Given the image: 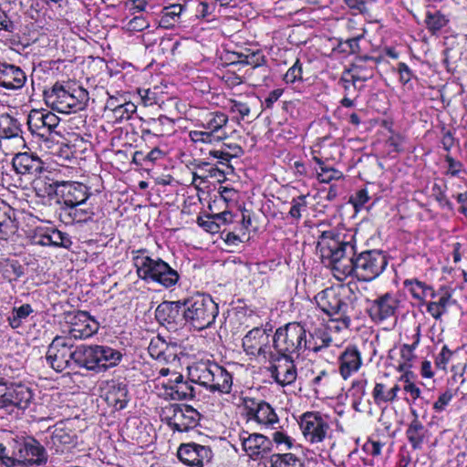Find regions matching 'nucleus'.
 Here are the masks:
<instances>
[{
    "instance_id": "obj_8",
    "label": "nucleus",
    "mask_w": 467,
    "mask_h": 467,
    "mask_svg": "<svg viewBox=\"0 0 467 467\" xmlns=\"http://www.w3.org/2000/svg\"><path fill=\"white\" fill-rule=\"evenodd\" d=\"M196 382L211 392L229 394L233 387L232 375L216 363H200L193 368Z\"/></svg>"
},
{
    "instance_id": "obj_32",
    "label": "nucleus",
    "mask_w": 467,
    "mask_h": 467,
    "mask_svg": "<svg viewBox=\"0 0 467 467\" xmlns=\"http://www.w3.org/2000/svg\"><path fill=\"white\" fill-rule=\"evenodd\" d=\"M61 182L55 181L48 177H39L33 182V187L37 196L49 197L57 201L58 190H60Z\"/></svg>"
},
{
    "instance_id": "obj_58",
    "label": "nucleus",
    "mask_w": 467,
    "mask_h": 467,
    "mask_svg": "<svg viewBox=\"0 0 467 467\" xmlns=\"http://www.w3.org/2000/svg\"><path fill=\"white\" fill-rule=\"evenodd\" d=\"M229 109L232 112H236L240 114L242 119L247 117L250 114V107L241 100L238 99H229Z\"/></svg>"
},
{
    "instance_id": "obj_7",
    "label": "nucleus",
    "mask_w": 467,
    "mask_h": 467,
    "mask_svg": "<svg viewBox=\"0 0 467 467\" xmlns=\"http://www.w3.org/2000/svg\"><path fill=\"white\" fill-rule=\"evenodd\" d=\"M273 347L283 357L298 358L306 348V329L299 323H288L276 329Z\"/></svg>"
},
{
    "instance_id": "obj_20",
    "label": "nucleus",
    "mask_w": 467,
    "mask_h": 467,
    "mask_svg": "<svg viewBox=\"0 0 467 467\" xmlns=\"http://www.w3.org/2000/svg\"><path fill=\"white\" fill-rule=\"evenodd\" d=\"M68 334L71 339H85L98 332L99 325L86 311H78L69 320Z\"/></svg>"
},
{
    "instance_id": "obj_28",
    "label": "nucleus",
    "mask_w": 467,
    "mask_h": 467,
    "mask_svg": "<svg viewBox=\"0 0 467 467\" xmlns=\"http://www.w3.org/2000/svg\"><path fill=\"white\" fill-rule=\"evenodd\" d=\"M414 419L409 424L406 430V437L414 450H420L425 440L429 436V431L419 420V415L416 410H412Z\"/></svg>"
},
{
    "instance_id": "obj_62",
    "label": "nucleus",
    "mask_w": 467,
    "mask_h": 467,
    "mask_svg": "<svg viewBox=\"0 0 467 467\" xmlns=\"http://www.w3.org/2000/svg\"><path fill=\"white\" fill-rule=\"evenodd\" d=\"M149 22L142 16H134L128 23L130 30L138 32L146 29L147 27H149Z\"/></svg>"
},
{
    "instance_id": "obj_31",
    "label": "nucleus",
    "mask_w": 467,
    "mask_h": 467,
    "mask_svg": "<svg viewBox=\"0 0 467 467\" xmlns=\"http://www.w3.org/2000/svg\"><path fill=\"white\" fill-rule=\"evenodd\" d=\"M147 128H143L141 132L145 134H152L154 136H164L170 134L173 130V121L166 116H160L157 119H150L145 121Z\"/></svg>"
},
{
    "instance_id": "obj_17",
    "label": "nucleus",
    "mask_w": 467,
    "mask_h": 467,
    "mask_svg": "<svg viewBox=\"0 0 467 467\" xmlns=\"http://www.w3.org/2000/svg\"><path fill=\"white\" fill-rule=\"evenodd\" d=\"M400 303L397 294L387 292L369 301L368 312L372 320L383 321L396 315Z\"/></svg>"
},
{
    "instance_id": "obj_14",
    "label": "nucleus",
    "mask_w": 467,
    "mask_h": 467,
    "mask_svg": "<svg viewBox=\"0 0 467 467\" xmlns=\"http://www.w3.org/2000/svg\"><path fill=\"white\" fill-rule=\"evenodd\" d=\"M171 415L169 417V426L180 432H185L197 426L200 413L189 405H171L169 409Z\"/></svg>"
},
{
    "instance_id": "obj_19",
    "label": "nucleus",
    "mask_w": 467,
    "mask_h": 467,
    "mask_svg": "<svg viewBox=\"0 0 467 467\" xmlns=\"http://www.w3.org/2000/svg\"><path fill=\"white\" fill-rule=\"evenodd\" d=\"M244 406L249 419L254 420L259 424L273 427L279 421L275 410L264 400L247 398L244 400Z\"/></svg>"
},
{
    "instance_id": "obj_27",
    "label": "nucleus",
    "mask_w": 467,
    "mask_h": 467,
    "mask_svg": "<svg viewBox=\"0 0 467 467\" xmlns=\"http://www.w3.org/2000/svg\"><path fill=\"white\" fill-rule=\"evenodd\" d=\"M271 376L281 386H286L294 383L296 379L297 372L294 364L293 358L283 357V362L274 365L270 368Z\"/></svg>"
},
{
    "instance_id": "obj_35",
    "label": "nucleus",
    "mask_w": 467,
    "mask_h": 467,
    "mask_svg": "<svg viewBox=\"0 0 467 467\" xmlns=\"http://www.w3.org/2000/svg\"><path fill=\"white\" fill-rule=\"evenodd\" d=\"M12 209L3 200H0V239L7 240L14 233V221L11 218Z\"/></svg>"
},
{
    "instance_id": "obj_34",
    "label": "nucleus",
    "mask_w": 467,
    "mask_h": 467,
    "mask_svg": "<svg viewBox=\"0 0 467 467\" xmlns=\"http://www.w3.org/2000/svg\"><path fill=\"white\" fill-rule=\"evenodd\" d=\"M332 342L328 333L322 329H317L314 334H309V338L306 337L305 350H310L315 353L327 348Z\"/></svg>"
},
{
    "instance_id": "obj_63",
    "label": "nucleus",
    "mask_w": 467,
    "mask_h": 467,
    "mask_svg": "<svg viewBox=\"0 0 467 467\" xmlns=\"http://www.w3.org/2000/svg\"><path fill=\"white\" fill-rule=\"evenodd\" d=\"M369 200L368 191L361 189L358 191L354 196L351 197L350 201L356 209L361 208Z\"/></svg>"
},
{
    "instance_id": "obj_56",
    "label": "nucleus",
    "mask_w": 467,
    "mask_h": 467,
    "mask_svg": "<svg viewBox=\"0 0 467 467\" xmlns=\"http://www.w3.org/2000/svg\"><path fill=\"white\" fill-rule=\"evenodd\" d=\"M302 79V66L297 59L296 63L285 74L284 80L286 83L293 84Z\"/></svg>"
},
{
    "instance_id": "obj_24",
    "label": "nucleus",
    "mask_w": 467,
    "mask_h": 467,
    "mask_svg": "<svg viewBox=\"0 0 467 467\" xmlns=\"http://www.w3.org/2000/svg\"><path fill=\"white\" fill-rule=\"evenodd\" d=\"M26 80V76L19 67L0 61V87L18 89L25 85Z\"/></svg>"
},
{
    "instance_id": "obj_39",
    "label": "nucleus",
    "mask_w": 467,
    "mask_h": 467,
    "mask_svg": "<svg viewBox=\"0 0 467 467\" xmlns=\"http://www.w3.org/2000/svg\"><path fill=\"white\" fill-rule=\"evenodd\" d=\"M41 244L45 245L69 248L72 242L67 234L57 229H52L42 236Z\"/></svg>"
},
{
    "instance_id": "obj_9",
    "label": "nucleus",
    "mask_w": 467,
    "mask_h": 467,
    "mask_svg": "<svg viewBox=\"0 0 467 467\" xmlns=\"http://www.w3.org/2000/svg\"><path fill=\"white\" fill-rule=\"evenodd\" d=\"M34 400L30 388L22 384H7L0 382V409L14 411L15 409L24 411Z\"/></svg>"
},
{
    "instance_id": "obj_48",
    "label": "nucleus",
    "mask_w": 467,
    "mask_h": 467,
    "mask_svg": "<svg viewBox=\"0 0 467 467\" xmlns=\"http://www.w3.org/2000/svg\"><path fill=\"white\" fill-rule=\"evenodd\" d=\"M27 125L32 134H35L45 140H49L50 136L55 132V130L47 129L45 126L41 127L40 122L37 120V117L27 118Z\"/></svg>"
},
{
    "instance_id": "obj_40",
    "label": "nucleus",
    "mask_w": 467,
    "mask_h": 467,
    "mask_svg": "<svg viewBox=\"0 0 467 467\" xmlns=\"http://www.w3.org/2000/svg\"><path fill=\"white\" fill-rule=\"evenodd\" d=\"M449 22V19L441 11H428L425 16V25L427 29L435 35L443 28Z\"/></svg>"
},
{
    "instance_id": "obj_60",
    "label": "nucleus",
    "mask_w": 467,
    "mask_h": 467,
    "mask_svg": "<svg viewBox=\"0 0 467 467\" xmlns=\"http://www.w3.org/2000/svg\"><path fill=\"white\" fill-rule=\"evenodd\" d=\"M197 223L201 227L212 234L218 233L220 230V223L212 220L210 215L198 217Z\"/></svg>"
},
{
    "instance_id": "obj_37",
    "label": "nucleus",
    "mask_w": 467,
    "mask_h": 467,
    "mask_svg": "<svg viewBox=\"0 0 467 467\" xmlns=\"http://www.w3.org/2000/svg\"><path fill=\"white\" fill-rule=\"evenodd\" d=\"M314 161L318 165L319 171H317V180L321 183H329L332 181H337L343 178L342 171L327 165V163L318 157L313 158Z\"/></svg>"
},
{
    "instance_id": "obj_42",
    "label": "nucleus",
    "mask_w": 467,
    "mask_h": 467,
    "mask_svg": "<svg viewBox=\"0 0 467 467\" xmlns=\"http://www.w3.org/2000/svg\"><path fill=\"white\" fill-rule=\"evenodd\" d=\"M403 285L415 299L423 303L426 300V294L431 293V286L418 279H406Z\"/></svg>"
},
{
    "instance_id": "obj_54",
    "label": "nucleus",
    "mask_w": 467,
    "mask_h": 467,
    "mask_svg": "<svg viewBox=\"0 0 467 467\" xmlns=\"http://www.w3.org/2000/svg\"><path fill=\"white\" fill-rule=\"evenodd\" d=\"M272 443L275 442L277 447H281V450H290L294 445V440L281 431H275L273 433Z\"/></svg>"
},
{
    "instance_id": "obj_33",
    "label": "nucleus",
    "mask_w": 467,
    "mask_h": 467,
    "mask_svg": "<svg viewBox=\"0 0 467 467\" xmlns=\"http://www.w3.org/2000/svg\"><path fill=\"white\" fill-rule=\"evenodd\" d=\"M33 313L34 309L30 304L14 306L6 315V322L13 329L20 328Z\"/></svg>"
},
{
    "instance_id": "obj_16",
    "label": "nucleus",
    "mask_w": 467,
    "mask_h": 467,
    "mask_svg": "<svg viewBox=\"0 0 467 467\" xmlns=\"http://www.w3.org/2000/svg\"><path fill=\"white\" fill-rule=\"evenodd\" d=\"M177 456L186 465L203 467L212 461L213 454L209 446L189 442L180 445Z\"/></svg>"
},
{
    "instance_id": "obj_51",
    "label": "nucleus",
    "mask_w": 467,
    "mask_h": 467,
    "mask_svg": "<svg viewBox=\"0 0 467 467\" xmlns=\"http://www.w3.org/2000/svg\"><path fill=\"white\" fill-rule=\"evenodd\" d=\"M265 57L260 52H253L247 54L244 57V59L240 60V64L250 65L254 69L262 68L264 73H266L268 70L266 67H264L265 64Z\"/></svg>"
},
{
    "instance_id": "obj_55",
    "label": "nucleus",
    "mask_w": 467,
    "mask_h": 467,
    "mask_svg": "<svg viewBox=\"0 0 467 467\" xmlns=\"http://www.w3.org/2000/svg\"><path fill=\"white\" fill-rule=\"evenodd\" d=\"M416 345L417 342L413 343L412 345L405 344L401 347L400 356L404 362L402 364H400V370H404L406 368L410 367L409 362L411 361L414 358L413 351L415 349Z\"/></svg>"
},
{
    "instance_id": "obj_13",
    "label": "nucleus",
    "mask_w": 467,
    "mask_h": 467,
    "mask_svg": "<svg viewBox=\"0 0 467 467\" xmlns=\"http://www.w3.org/2000/svg\"><path fill=\"white\" fill-rule=\"evenodd\" d=\"M376 64V59L372 57H357L350 67L344 70L340 82H352L353 88L358 89L357 82H365L373 78Z\"/></svg>"
},
{
    "instance_id": "obj_4",
    "label": "nucleus",
    "mask_w": 467,
    "mask_h": 467,
    "mask_svg": "<svg viewBox=\"0 0 467 467\" xmlns=\"http://www.w3.org/2000/svg\"><path fill=\"white\" fill-rule=\"evenodd\" d=\"M132 261L139 278L154 282L166 288L173 286L179 280V274L161 258H152L146 250L132 251Z\"/></svg>"
},
{
    "instance_id": "obj_23",
    "label": "nucleus",
    "mask_w": 467,
    "mask_h": 467,
    "mask_svg": "<svg viewBox=\"0 0 467 467\" xmlns=\"http://www.w3.org/2000/svg\"><path fill=\"white\" fill-rule=\"evenodd\" d=\"M12 165L16 172L21 175L36 176L43 171L41 159L29 152L16 153L12 160Z\"/></svg>"
},
{
    "instance_id": "obj_36",
    "label": "nucleus",
    "mask_w": 467,
    "mask_h": 467,
    "mask_svg": "<svg viewBox=\"0 0 467 467\" xmlns=\"http://www.w3.org/2000/svg\"><path fill=\"white\" fill-rule=\"evenodd\" d=\"M99 368L107 369L117 366L122 359L123 354L121 351L112 348L109 346H99Z\"/></svg>"
},
{
    "instance_id": "obj_52",
    "label": "nucleus",
    "mask_w": 467,
    "mask_h": 467,
    "mask_svg": "<svg viewBox=\"0 0 467 467\" xmlns=\"http://www.w3.org/2000/svg\"><path fill=\"white\" fill-rule=\"evenodd\" d=\"M24 274V267L17 261L9 262L4 267L5 277L9 281H16Z\"/></svg>"
},
{
    "instance_id": "obj_46",
    "label": "nucleus",
    "mask_w": 467,
    "mask_h": 467,
    "mask_svg": "<svg viewBox=\"0 0 467 467\" xmlns=\"http://www.w3.org/2000/svg\"><path fill=\"white\" fill-rule=\"evenodd\" d=\"M36 118L40 122L41 127L45 126L47 129L56 130L59 124V118L52 112H43L40 110H31L27 118Z\"/></svg>"
},
{
    "instance_id": "obj_10",
    "label": "nucleus",
    "mask_w": 467,
    "mask_h": 467,
    "mask_svg": "<svg viewBox=\"0 0 467 467\" xmlns=\"http://www.w3.org/2000/svg\"><path fill=\"white\" fill-rule=\"evenodd\" d=\"M74 356L72 339L57 336L48 346L46 358L53 369L61 372L74 364Z\"/></svg>"
},
{
    "instance_id": "obj_50",
    "label": "nucleus",
    "mask_w": 467,
    "mask_h": 467,
    "mask_svg": "<svg viewBox=\"0 0 467 467\" xmlns=\"http://www.w3.org/2000/svg\"><path fill=\"white\" fill-rule=\"evenodd\" d=\"M168 348L165 341L161 338L152 339L149 345L150 355L157 360H165V350Z\"/></svg>"
},
{
    "instance_id": "obj_45",
    "label": "nucleus",
    "mask_w": 467,
    "mask_h": 467,
    "mask_svg": "<svg viewBox=\"0 0 467 467\" xmlns=\"http://www.w3.org/2000/svg\"><path fill=\"white\" fill-rule=\"evenodd\" d=\"M0 129L5 138H16L19 136L20 128L18 121L9 115L1 116Z\"/></svg>"
},
{
    "instance_id": "obj_1",
    "label": "nucleus",
    "mask_w": 467,
    "mask_h": 467,
    "mask_svg": "<svg viewBox=\"0 0 467 467\" xmlns=\"http://www.w3.org/2000/svg\"><path fill=\"white\" fill-rule=\"evenodd\" d=\"M317 250L322 263L331 268L334 276L343 280L354 275L358 280L372 281L386 268L388 259L380 250H367L355 256L354 246L333 231H325L318 238Z\"/></svg>"
},
{
    "instance_id": "obj_26",
    "label": "nucleus",
    "mask_w": 467,
    "mask_h": 467,
    "mask_svg": "<svg viewBox=\"0 0 467 467\" xmlns=\"http://www.w3.org/2000/svg\"><path fill=\"white\" fill-rule=\"evenodd\" d=\"M99 346L80 345L75 348L74 364L88 370L99 368Z\"/></svg>"
},
{
    "instance_id": "obj_12",
    "label": "nucleus",
    "mask_w": 467,
    "mask_h": 467,
    "mask_svg": "<svg viewBox=\"0 0 467 467\" xmlns=\"http://www.w3.org/2000/svg\"><path fill=\"white\" fill-rule=\"evenodd\" d=\"M88 188L77 182H61L56 203L60 205L62 212L74 206H83L89 198Z\"/></svg>"
},
{
    "instance_id": "obj_2",
    "label": "nucleus",
    "mask_w": 467,
    "mask_h": 467,
    "mask_svg": "<svg viewBox=\"0 0 467 467\" xmlns=\"http://www.w3.org/2000/svg\"><path fill=\"white\" fill-rule=\"evenodd\" d=\"M359 298V291L356 284H348L338 287H328L319 292L315 300L318 307L329 317L338 316L332 319L340 323L345 328L350 325L349 312L355 307Z\"/></svg>"
},
{
    "instance_id": "obj_43",
    "label": "nucleus",
    "mask_w": 467,
    "mask_h": 467,
    "mask_svg": "<svg viewBox=\"0 0 467 467\" xmlns=\"http://www.w3.org/2000/svg\"><path fill=\"white\" fill-rule=\"evenodd\" d=\"M191 140L193 142H202V143H209L213 144L215 142H220L225 140L228 136L226 132H222V134H216L211 130H192L189 133Z\"/></svg>"
},
{
    "instance_id": "obj_11",
    "label": "nucleus",
    "mask_w": 467,
    "mask_h": 467,
    "mask_svg": "<svg viewBox=\"0 0 467 467\" xmlns=\"http://www.w3.org/2000/svg\"><path fill=\"white\" fill-rule=\"evenodd\" d=\"M298 423L305 439L312 444L322 442L330 431L327 417L318 411L303 413Z\"/></svg>"
},
{
    "instance_id": "obj_53",
    "label": "nucleus",
    "mask_w": 467,
    "mask_h": 467,
    "mask_svg": "<svg viewBox=\"0 0 467 467\" xmlns=\"http://www.w3.org/2000/svg\"><path fill=\"white\" fill-rule=\"evenodd\" d=\"M388 390L386 385L380 382H377L372 390V397L374 402L377 405H381L382 403H389L388 400Z\"/></svg>"
},
{
    "instance_id": "obj_44",
    "label": "nucleus",
    "mask_w": 467,
    "mask_h": 467,
    "mask_svg": "<svg viewBox=\"0 0 467 467\" xmlns=\"http://www.w3.org/2000/svg\"><path fill=\"white\" fill-rule=\"evenodd\" d=\"M65 215L70 222L86 223L92 220L94 212L91 208H81V206H74L64 211Z\"/></svg>"
},
{
    "instance_id": "obj_64",
    "label": "nucleus",
    "mask_w": 467,
    "mask_h": 467,
    "mask_svg": "<svg viewBox=\"0 0 467 467\" xmlns=\"http://www.w3.org/2000/svg\"><path fill=\"white\" fill-rule=\"evenodd\" d=\"M445 161L448 163L447 174L451 176H458L462 168V163L454 160L451 155L445 156Z\"/></svg>"
},
{
    "instance_id": "obj_47",
    "label": "nucleus",
    "mask_w": 467,
    "mask_h": 467,
    "mask_svg": "<svg viewBox=\"0 0 467 467\" xmlns=\"http://www.w3.org/2000/svg\"><path fill=\"white\" fill-rule=\"evenodd\" d=\"M182 11L183 6L180 4H173L165 7L162 12L161 24L165 27L171 26L178 20Z\"/></svg>"
},
{
    "instance_id": "obj_5",
    "label": "nucleus",
    "mask_w": 467,
    "mask_h": 467,
    "mask_svg": "<svg viewBox=\"0 0 467 467\" xmlns=\"http://www.w3.org/2000/svg\"><path fill=\"white\" fill-rule=\"evenodd\" d=\"M47 102L53 109L61 113H71L83 110L89 99L88 92L82 87L67 83H56L47 94Z\"/></svg>"
},
{
    "instance_id": "obj_25",
    "label": "nucleus",
    "mask_w": 467,
    "mask_h": 467,
    "mask_svg": "<svg viewBox=\"0 0 467 467\" xmlns=\"http://www.w3.org/2000/svg\"><path fill=\"white\" fill-rule=\"evenodd\" d=\"M362 365L361 353L356 346H348L340 354L339 372L347 379L352 373L357 372Z\"/></svg>"
},
{
    "instance_id": "obj_41",
    "label": "nucleus",
    "mask_w": 467,
    "mask_h": 467,
    "mask_svg": "<svg viewBox=\"0 0 467 467\" xmlns=\"http://www.w3.org/2000/svg\"><path fill=\"white\" fill-rule=\"evenodd\" d=\"M270 464V467H305L302 461L292 453L272 454Z\"/></svg>"
},
{
    "instance_id": "obj_15",
    "label": "nucleus",
    "mask_w": 467,
    "mask_h": 467,
    "mask_svg": "<svg viewBox=\"0 0 467 467\" xmlns=\"http://www.w3.org/2000/svg\"><path fill=\"white\" fill-rule=\"evenodd\" d=\"M238 439L243 450L250 458L262 459L272 451V441L263 434L242 431L238 434Z\"/></svg>"
},
{
    "instance_id": "obj_29",
    "label": "nucleus",
    "mask_w": 467,
    "mask_h": 467,
    "mask_svg": "<svg viewBox=\"0 0 467 467\" xmlns=\"http://www.w3.org/2000/svg\"><path fill=\"white\" fill-rule=\"evenodd\" d=\"M166 393L174 400H190L194 397V387L184 381L182 375H177L173 383L166 387Z\"/></svg>"
},
{
    "instance_id": "obj_57",
    "label": "nucleus",
    "mask_w": 467,
    "mask_h": 467,
    "mask_svg": "<svg viewBox=\"0 0 467 467\" xmlns=\"http://www.w3.org/2000/svg\"><path fill=\"white\" fill-rule=\"evenodd\" d=\"M453 398V392L451 389H448L441 393L438 400L433 404V410L435 412H441L445 410V408L449 405Z\"/></svg>"
},
{
    "instance_id": "obj_59",
    "label": "nucleus",
    "mask_w": 467,
    "mask_h": 467,
    "mask_svg": "<svg viewBox=\"0 0 467 467\" xmlns=\"http://www.w3.org/2000/svg\"><path fill=\"white\" fill-rule=\"evenodd\" d=\"M306 206V196L300 195L296 199H293L289 215L295 219L301 217V210Z\"/></svg>"
},
{
    "instance_id": "obj_18",
    "label": "nucleus",
    "mask_w": 467,
    "mask_h": 467,
    "mask_svg": "<svg viewBox=\"0 0 467 467\" xmlns=\"http://www.w3.org/2000/svg\"><path fill=\"white\" fill-rule=\"evenodd\" d=\"M243 348L247 355L272 356L270 346V335L265 329L254 327L243 338Z\"/></svg>"
},
{
    "instance_id": "obj_30",
    "label": "nucleus",
    "mask_w": 467,
    "mask_h": 467,
    "mask_svg": "<svg viewBox=\"0 0 467 467\" xmlns=\"http://www.w3.org/2000/svg\"><path fill=\"white\" fill-rule=\"evenodd\" d=\"M105 400L118 410L124 409L129 400L127 385L121 382L113 383L106 392Z\"/></svg>"
},
{
    "instance_id": "obj_21",
    "label": "nucleus",
    "mask_w": 467,
    "mask_h": 467,
    "mask_svg": "<svg viewBox=\"0 0 467 467\" xmlns=\"http://www.w3.org/2000/svg\"><path fill=\"white\" fill-rule=\"evenodd\" d=\"M57 424L55 426L47 441V448L56 454H62L70 451L78 443V436L74 431L66 429Z\"/></svg>"
},
{
    "instance_id": "obj_6",
    "label": "nucleus",
    "mask_w": 467,
    "mask_h": 467,
    "mask_svg": "<svg viewBox=\"0 0 467 467\" xmlns=\"http://www.w3.org/2000/svg\"><path fill=\"white\" fill-rule=\"evenodd\" d=\"M183 304L184 322L197 330L211 327L219 313L217 304L208 295L197 294Z\"/></svg>"
},
{
    "instance_id": "obj_3",
    "label": "nucleus",
    "mask_w": 467,
    "mask_h": 467,
    "mask_svg": "<svg viewBox=\"0 0 467 467\" xmlns=\"http://www.w3.org/2000/svg\"><path fill=\"white\" fill-rule=\"evenodd\" d=\"M46 448L34 437L0 443V462L5 467H40L47 462Z\"/></svg>"
},
{
    "instance_id": "obj_49",
    "label": "nucleus",
    "mask_w": 467,
    "mask_h": 467,
    "mask_svg": "<svg viewBox=\"0 0 467 467\" xmlns=\"http://www.w3.org/2000/svg\"><path fill=\"white\" fill-rule=\"evenodd\" d=\"M162 155V151L158 148H154L148 153H144L141 150H137L133 154L132 161L137 165H142L144 162H154L159 160Z\"/></svg>"
},
{
    "instance_id": "obj_61",
    "label": "nucleus",
    "mask_w": 467,
    "mask_h": 467,
    "mask_svg": "<svg viewBox=\"0 0 467 467\" xmlns=\"http://www.w3.org/2000/svg\"><path fill=\"white\" fill-rule=\"evenodd\" d=\"M452 355V352L448 348L447 346H443L441 352L438 354L435 359V365L438 368L445 370L447 364Z\"/></svg>"
},
{
    "instance_id": "obj_22",
    "label": "nucleus",
    "mask_w": 467,
    "mask_h": 467,
    "mask_svg": "<svg viewBox=\"0 0 467 467\" xmlns=\"http://www.w3.org/2000/svg\"><path fill=\"white\" fill-rule=\"evenodd\" d=\"M183 307V301H164L157 306L155 317L161 324L182 325L184 322Z\"/></svg>"
},
{
    "instance_id": "obj_38",
    "label": "nucleus",
    "mask_w": 467,
    "mask_h": 467,
    "mask_svg": "<svg viewBox=\"0 0 467 467\" xmlns=\"http://www.w3.org/2000/svg\"><path fill=\"white\" fill-rule=\"evenodd\" d=\"M228 117L220 111H213L207 114L202 122V127L216 134H222L221 130L226 126Z\"/></svg>"
}]
</instances>
